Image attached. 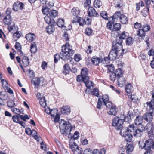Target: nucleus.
Masks as SVG:
<instances>
[{
    "instance_id": "nucleus-1",
    "label": "nucleus",
    "mask_w": 154,
    "mask_h": 154,
    "mask_svg": "<svg viewBox=\"0 0 154 154\" xmlns=\"http://www.w3.org/2000/svg\"><path fill=\"white\" fill-rule=\"evenodd\" d=\"M88 73V71L87 68H82L81 71V75H78L76 80L79 82H83L85 84L87 88L90 89L91 87H93L94 84L91 81L89 80Z\"/></svg>"
},
{
    "instance_id": "nucleus-6",
    "label": "nucleus",
    "mask_w": 154,
    "mask_h": 154,
    "mask_svg": "<svg viewBox=\"0 0 154 154\" xmlns=\"http://www.w3.org/2000/svg\"><path fill=\"white\" fill-rule=\"evenodd\" d=\"M70 140L69 147L74 154H82L83 150L82 148L79 147L75 142H72Z\"/></svg>"
},
{
    "instance_id": "nucleus-13",
    "label": "nucleus",
    "mask_w": 154,
    "mask_h": 154,
    "mask_svg": "<svg viewBox=\"0 0 154 154\" xmlns=\"http://www.w3.org/2000/svg\"><path fill=\"white\" fill-rule=\"evenodd\" d=\"M121 52L112 49L109 53V56L111 60H114L116 58H119L120 56Z\"/></svg>"
},
{
    "instance_id": "nucleus-11",
    "label": "nucleus",
    "mask_w": 154,
    "mask_h": 154,
    "mask_svg": "<svg viewBox=\"0 0 154 154\" xmlns=\"http://www.w3.org/2000/svg\"><path fill=\"white\" fill-rule=\"evenodd\" d=\"M120 134L124 137L126 141L128 142H131V141L133 135L132 133H130L128 131H125L124 129L120 131Z\"/></svg>"
},
{
    "instance_id": "nucleus-10",
    "label": "nucleus",
    "mask_w": 154,
    "mask_h": 154,
    "mask_svg": "<svg viewBox=\"0 0 154 154\" xmlns=\"http://www.w3.org/2000/svg\"><path fill=\"white\" fill-rule=\"evenodd\" d=\"M44 19L47 23L48 24H50V25H49L48 26V27H47L46 29H50L51 28L53 29L54 26L56 25V24L53 19L51 18L49 15H46L44 17Z\"/></svg>"
},
{
    "instance_id": "nucleus-28",
    "label": "nucleus",
    "mask_w": 154,
    "mask_h": 154,
    "mask_svg": "<svg viewBox=\"0 0 154 154\" xmlns=\"http://www.w3.org/2000/svg\"><path fill=\"white\" fill-rule=\"evenodd\" d=\"M150 29H147V30L144 31V29H138L137 31V35L138 36L143 37H145V32L149 31Z\"/></svg>"
},
{
    "instance_id": "nucleus-47",
    "label": "nucleus",
    "mask_w": 154,
    "mask_h": 154,
    "mask_svg": "<svg viewBox=\"0 0 154 154\" xmlns=\"http://www.w3.org/2000/svg\"><path fill=\"white\" fill-rule=\"evenodd\" d=\"M51 116H53L54 117H55L54 119V121L55 122H58L60 119V116L57 114V112H56L55 114H52L51 115Z\"/></svg>"
},
{
    "instance_id": "nucleus-48",
    "label": "nucleus",
    "mask_w": 154,
    "mask_h": 154,
    "mask_svg": "<svg viewBox=\"0 0 154 154\" xmlns=\"http://www.w3.org/2000/svg\"><path fill=\"white\" fill-rule=\"evenodd\" d=\"M133 43L132 38L131 37L127 38L126 40V43L127 45H131Z\"/></svg>"
},
{
    "instance_id": "nucleus-21",
    "label": "nucleus",
    "mask_w": 154,
    "mask_h": 154,
    "mask_svg": "<svg viewBox=\"0 0 154 154\" xmlns=\"http://www.w3.org/2000/svg\"><path fill=\"white\" fill-rule=\"evenodd\" d=\"M101 59H100L98 57L94 56L92 57L91 61L92 63L94 65L97 66L101 62Z\"/></svg>"
},
{
    "instance_id": "nucleus-29",
    "label": "nucleus",
    "mask_w": 154,
    "mask_h": 154,
    "mask_svg": "<svg viewBox=\"0 0 154 154\" xmlns=\"http://www.w3.org/2000/svg\"><path fill=\"white\" fill-rule=\"evenodd\" d=\"M37 50L36 45L35 42L31 43L30 46V51L32 53L35 54Z\"/></svg>"
},
{
    "instance_id": "nucleus-34",
    "label": "nucleus",
    "mask_w": 154,
    "mask_h": 154,
    "mask_svg": "<svg viewBox=\"0 0 154 154\" xmlns=\"http://www.w3.org/2000/svg\"><path fill=\"white\" fill-rule=\"evenodd\" d=\"M121 22L123 24L127 23L128 22V19L127 17L125 15L122 14L120 18Z\"/></svg>"
},
{
    "instance_id": "nucleus-59",
    "label": "nucleus",
    "mask_w": 154,
    "mask_h": 154,
    "mask_svg": "<svg viewBox=\"0 0 154 154\" xmlns=\"http://www.w3.org/2000/svg\"><path fill=\"white\" fill-rule=\"evenodd\" d=\"M74 59L76 62H79L81 60V55L79 54H76L74 56Z\"/></svg>"
},
{
    "instance_id": "nucleus-27",
    "label": "nucleus",
    "mask_w": 154,
    "mask_h": 154,
    "mask_svg": "<svg viewBox=\"0 0 154 154\" xmlns=\"http://www.w3.org/2000/svg\"><path fill=\"white\" fill-rule=\"evenodd\" d=\"M57 11L54 10H50L48 15L52 19H54L57 16Z\"/></svg>"
},
{
    "instance_id": "nucleus-36",
    "label": "nucleus",
    "mask_w": 154,
    "mask_h": 154,
    "mask_svg": "<svg viewBox=\"0 0 154 154\" xmlns=\"http://www.w3.org/2000/svg\"><path fill=\"white\" fill-rule=\"evenodd\" d=\"M22 61L23 64L24 66H26L29 65V59L27 57L25 56L23 57Z\"/></svg>"
},
{
    "instance_id": "nucleus-37",
    "label": "nucleus",
    "mask_w": 154,
    "mask_h": 154,
    "mask_svg": "<svg viewBox=\"0 0 154 154\" xmlns=\"http://www.w3.org/2000/svg\"><path fill=\"white\" fill-rule=\"evenodd\" d=\"M143 133V132L136 129L134 132L133 135L134 136L140 137L141 136Z\"/></svg>"
},
{
    "instance_id": "nucleus-5",
    "label": "nucleus",
    "mask_w": 154,
    "mask_h": 154,
    "mask_svg": "<svg viewBox=\"0 0 154 154\" xmlns=\"http://www.w3.org/2000/svg\"><path fill=\"white\" fill-rule=\"evenodd\" d=\"M123 120L122 117H116L113 119L112 122V126L115 127L117 130L124 129L123 128Z\"/></svg>"
},
{
    "instance_id": "nucleus-52",
    "label": "nucleus",
    "mask_w": 154,
    "mask_h": 154,
    "mask_svg": "<svg viewBox=\"0 0 154 154\" xmlns=\"http://www.w3.org/2000/svg\"><path fill=\"white\" fill-rule=\"evenodd\" d=\"M106 67L108 68V71L110 72H112L114 70V68L112 64L110 65H106Z\"/></svg>"
},
{
    "instance_id": "nucleus-4",
    "label": "nucleus",
    "mask_w": 154,
    "mask_h": 154,
    "mask_svg": "<svg viewBox=\"0 0 154 154\" xmlns=\"http://www.w3.org/2000/svg\"><path fill=\"white\" fill-rule=\"evenodd\" d=\"M147 105V108L149 109V112L145 114L144 117L146 121L150 122L152 120V115H154V100L146 103Z\"/></svg>"
},
{
    "instance_id": "nucleus-39",
    "label": "nucleus",
    "mask_w": 154,
    "mask_h": 154,
    "mask_svg": "<svg viewBox=\"0 0 154 154\" xmlns=\"http://www.w3.org/2000/svg\"><path fill=\"white\" fill-rule=\"evenodd\" d=\"M15 47V48L18 50V52L20 53V54H23V52H22L21 50V45L19 42H16Z\"/></svg>"
},
{
    "instance_id": "nucleus-14",
    "label": "nucleus",
    "mask_w": 154,
    "mask_h": 154,
    "mask_svg": "<svg viewBox=\"0 0 154 154\" xmlns=\"http://www.w3.org/2000/svg\"><path fill=\"white\" fill-rule=\"evenodd\" d=\"M24 8V4L22 2H16L13 5V9L16 11L22 10Z\"/></svg>"
},
{
    "instance_id": "nucleus-51",
    "label": "nucleus",
    "mask_w": 154,
    "mask_h": 154,
    "mask_svg": "<svg viewBox=\"0 0 154 154\" xmlns=\"http://www.w3.org/2000/svg\"><path fill=\"white\" fill-rule=\"evenodd\" d=\"M35 132V131L34 130H31V129L28 128H26L25 129V132L28 135H30L33 132Z\"/></svg>"
},
{
    "instance_id": "nucleus-45",
    "label": "nucleus",
    "mask_w": 154,
    "mask_h": 154,
    "mask_svg": "<svg viewBox=\"0 0 154 154\" xmlns=\"http://www.w3.org/2000/svg\"><path fill=\"white\" fill-rule=\"evenodd\" d=\"M91 93L92 95H95L97 97L99 96V91L97 88H94L93 90L91 92Z\"/></svg>"
},
{
    "instance_id": "nucleus-41",
    "label": "nucleus",
    "mask_w": 154,
    "mask_h": 154,
    "mask_svg": "<svg viewBox=\"0 0 154 154\" xmlns=\"http://www.w3.org/2000/svg\"><path fill=\"white\" fill-rule=\"evenodd\" d=\"M121 116L123 119V122L125 121L126 122H130L131 121V118L130 115H128L127 116L122 115Z\"/></svg>"
},
{
    "instance_id": "nucleus-57",
    "label": "nucleus",
    "mask_w": 154,
    "mask_h": 154,
    "mask_svg": "<svg viewBox=\"0 0 154 154\" xmlns=\"http://www.w3.org/2000/svg\"><path fill=\"white\" fill-rule=\"evenodd\" d=\"M102 98L99 97V98H98V102L97 104V108L99 109H101V107L102 106Z\"/></svg>"
},
{
    "instance_id": "nucleus-26",
    "label": "nucleus",
    "mask_w": 154,
    "mask_h": 154,
    "mask_svg": "<svg viewBox=\"0 0 154 154\" xmlns=\"http://www.w3.org/2000/svg\"><path fill=\"white\" fill-rule=\"evenodd\" d=\"M71 12L74 17H76V18H77L80 13V11L78 8H73Z\"/></svg>"
},
{
    "instance_id": "nucleus-25",
    "label": "nucleus",
    "mask_w": 154,
    "mask_h": 154,
    "mask_svg": "<svg viewBox=\"0 0 154 154\" xmlns=\"http://www.w3.org/2000/svg\"><path fill=\"white\" fill-rule=\"evenodd\" d=\"M143 122V117L141 116H138L136 117L135 121V123L136 125L142 124Z\"/></svg>"
},
{
    "instance_id": "nucleus-42",
    "label": "nucleus",
    "mask_w": 154,
    "mask_h": 154,
    "mask_svg": "<svg viewBox=\"0 0 154 154\" xmlns=\"http://www.w3.org/2000/svg\"><path fill=\"white\" fill-rule=\"evenodd\" d=\"M106 152V150L104 149H101L100 152L97 149H94L93 151V154H105Z\"/></svg>"
},
{
    "instance_id": "nucleus-55",
    "label": "nucleus",
    "mask_w": 154,
    "mask_h": 154,
    "mask_svg": "<svg viewBox=\"0 0 154 154\" xmlns=\"http://www.w3.org/2000/svg\"><path fill=\"white\" fill-rule=\"evenodd\" d=\"M108 20L109 21L107 24V27L108 29H111L112 26V24L114 22V21L113 20H112V19L109 20V18Z\"/></svg>"
},
{
    "instance_id": "nucleus-7",
    "label": "nucleus",
    "mask_w": 154,
    "mask_h": 154,
    "mask_svg": "<svg viewBox=\"0 0 154 154\" xmlns=\"http://www.w3.org/2000/svg\"><path fill=\"white\" fill-rule=\"evenodd\" d=\"M3 21L5 24L8 25V29H15V24L12 22V18L10 15H6L3 19Z\"/></svg>"
},
{
    "instance_id": "nucleus-38",
    "label": "nucleus",
    "mask_w": 154,
    "mask_h": 154,
    "mask_svg": "<svg viewBox=\"0 0 154 154\" xmlns=\"http://www.w3.org/2000/svg\"><path fill=\"white\" fill-rule=\"evenodd\" d=\"M39 103L41 106L44 108L45 107L46 105V103L45 97H43L42 98H41L40 99Z\"/></svg>"
},
{
    "instance_id": "nucleus-18",
    "label": "nucleus",
    "mask_w": 154,
    "mask_h": 154,
    "mask_svg": "<svg viewBox=\"0 0 154 154\" xmlns=\"http://www.w3.org/2000/svg\"><path fill=\"white\" fill-rule=\"evenodd\" d=\"M40 82V79L39 78H34L31 81V83L33 84L35 88H37L39 86Z\"/></svg>"
},
{
    "instance_id": "nucleus-49",
    "label": "nucleus",
    "mask_w": 154,
    "mask_h": 154,
    "mask_svg": "<svg viewBox=\"0 0 154 154\" xmlns=\"http://www.w3.org/2000/svg\"><path fill=\"white\" fill-rule=\"evenodd\" d=\"M102 98L103 100V102L104 104H106L107 102H109V96L107 95H103Z\"/></svg>"
},
{
    "instance_id": "nucleus-58",
    "label": "nucleus",
    "mask_w": 154,
    "mask_h": 154,
    "mask_svg": "<svg viewBox=\"0 0 154 154\" xmlns=\"http://www.w3.org/2000/svg\"><path fill=\"white\" fill-rule=\"evenodd\" d=\"M104 105L106 106V108L109 109L112 108L113 106H115L114 104H113L110 101L106 103V104H104Z\"/></svg>"
},
{
    "instance_id": "nucleus-3",
    "label": "nucleus",
    "mask_w": 154,
    "mask_h": 154,
    "mask_svg": "<svg viewBox=\"0 0 154 154\" xmlns=\"http://www.w3.org/2000/svg\"><path fill=\"white\" fill-rule=\"evenodd\" d=\"M60 132L64 135L69 134V138L70 135V133L72 130H74V126H72L69 122H65L63 120H61L60 124Z\"/></svg>"
},
{
    "instance_id": "nucleus-30",
    "label": "nucleus",
    "mask_w": 154,
    "mask_h": 154,
    "mask_svg": "<svg viewBox=\"0 0 154 154\" xmlns=\"http://www.w3.org/2000/svg\"><path fill=\"white\" fill-rule=\"evenodd\" d=\"M63 73L65 75L68 74L70 69L69 65L68 64H65L63 67Z\"/></svg>"
},
{
    "instance_id": "nucleus-32",
    "label": "nucleus",
    "mask_w": 154,
    "mask_h": 154,
    "mask_svg": "<svg viewBox=\"0 0 154 154\" xmlns=\"http://www.w3.org/2000/svg\"><path fill=\"white\" fill-rule=\"evenodd\" d=\"M120 11L116 12L113 15L112 17H109V20L112 19L114 20L115 19L120 17V16L122 15Z\"/></svg>"
},
{
    "instance_id": "nucleus-62",
    "label": "nucleus",
    "mask_w": 154,
    "mask_h": 154,
    "mask_svg": "<svg viewBox=\"0 0 154 154\" xmlns=\"http://www.w3.org/2000/svg\"><path fill=\"white\" fill-rule=\"evenodd\" d=\"M145 141L144 142L143 141H140L139 142V147L141 149H144L145 145Z\"/></svg>"
},
{
    "instance_id": "nucleus-61",
    "label": "nucleus",
    "mask_w": 154,
    "mask_h": 154,
    "mask_svg": "<svg viewBox=\"0 0 154 154\" xmlns=\"http://www.w3.org/2000/svg\"><path fill=\"white\" fill-rule=\"evenodd\" d=\"M93 152L90 149H86L84 151L83 154H93Z\"/></svg>"
},
{
    "instance_id": "nucleus-9",
    "label": "nucleus",
    "mask_w": 154,
    "mask_h": 154,
    "mask_svg": "<svg viewBox=\"0 0 154 154\" xmlns=\"http://www.w3.org/2000/svg\"><path fill=\"white\" fill-rule=\"evenodd\" d=\"M154 124L152 123H149L146 125V128L148 131V135L149 138L150 140H153L154 136L153 134V131L154 130Z\"/></svg>"
},
{
    "instance_id": "nucleus-46",
    "label": "nucleus",
    "mask_w": 154,
    "mask_h": 154,
    "mask_svg": "<svg viewBox=\"0 0 154 154\" xmlns=\"http://www.w3.org/2000/svg\"><path fill=\"white\" fill-rule=\"evenodd\" d=\"M115 74L116 75L117 78H119V77L122 76L123 74L122 69L120 68H119L117 69Z\"/></svg>"
},
{
    "instance_id": "nucleus-40",
    "label": "nucleus",
    "mask_w": 154,
    "mask_h": 154,
    "mask_svg": "<svg viewBox=\"0 0 154 154\" xmlns=\"http://www.w3.org/2000/svg\"><path fill=\"white\" fill-rule=\"evenodd\" d=\"M110 60L109 59V57H105L103 59L101 60V63L104 64V66L106 67V65H108V64L109 63V60Z\"/></svg>"
},
{
    "instance_id": "nucleus-2",
    "label": "nucleus",
    "mask_w": 154,
    "mask_h": 154,
    "mask_svg": "<svg viewBox=\"0 0 154 154\" xmlns=\"http://www.w3.org/2000/svg\"><path fill=\"white\" fill-rule=\"evenodd\" d=\"M75 53L72 49V47L69 42H66L62 47V51L60 53V58L64 60H67L70 56H72Z\"/></svg>"
},
{
    "instance_id": "nucleus-35",
    "label": "nucleus",
    "mask_w": 154,
    "mask_h": 154,
    "mask_svg": "<svg viewBox=\"0 0 154 154\" xmlns=\"http://www.w3.org/2000/svg\"><path fill=\"white\" fill-rule=\"evenodd\" d=\"M151 144L150 143V140L145 141V145L144 149L147 151H150L151 148Z\"/></svg>"
},
{
    "instance_id": "nucleus-43",
    "label": "nucleus",
    "mask_w": 154,
    "mask_h": 154,
    "mask_svg": "<svg viewBox=\"0 0 154 154\" xmlns=\"http://www.w3.org/2000/svg\"><path fill=\"white\" fill-rule=\"evenodd\" d=\"M94 5L95 7L99 8L102 5V3L100 0H95L94 2Z\"/></svg>"
},
{
    "instance_id": "nucleus-64",
    "label": "nucleus",
    "mask_w": 154,
    "mask_h": 154,
    "mask_svg": "<svg viewBox=\"0 0 154 154\" xmlns=\"http://www.w3.org/2000/svg\"><path fill=\"white\" fill-rule=\"evenodd\" d=\"M12 111L14 113L19 115L20 113V111L19 109L16 108H13L11 109Z\"/></svg>"
},
{
    "instance_id": "nucleus-12",
    "label": "nucleus",
    "mask_w": 154,
    "mask_h": 154,
    "mask_svg": "<svg viewBox=\"0 0 154 154\" xmlns=\"http://www.w3.org/2000/svg\"><path fill=\"white\" fill-rule=\"evenodd\" d=\"M122 42L118 39H116V41H113L112 43V49L115 50L119 52H121V50L122 48Z\"/></svg>"
},
{
    "instance_id": "nucleus-56",
    "label": "nucleus",
    "mask_w": 154,
    "mask_h": 154,
    "mask_svg": "<svg viewBox=\"0 0 154 154\" xmlns=\"http://www.w3.org/2000/svg\"><path fill=\"white\" fill-rule=\"evenodd\" d=\"M8 106L9 107H12L16 106V105L12 100H9L8 102Z\"/></svg>"
},
{
    "instance_id": "nucleus-19",
    "label": "nucleus",
    "mask_w": 154,
    "mask_h": 154,
    "mask_svg": "<svg viewBox=\"0 0 154 154\" xmlns=\"http://www.w3.org/2000/svg\"><path fill=\"white\" fill-rule=\"evenodd\" d=\"M41 2L43 4H46V6L50 8L54 6V1H51L47 4L46 3L47 0H40Z\"/></svg>"
},
{
    "instance_id": "nucleus-23",
    "label": "nucleus",
    "mask_w": 154,
    "mask_h": 154,
    "mask_svg": "<svg viewBox=\"0 0 154 154\" xmlns=\"http://www.w3.org/2000/svg\"><path fill=\"white\" fill-rule=\"evenodd\" d=\"M118 85L122 87L125 83V80L122 75L118 78Z\"/></svg>"
},
{
    "instance_id": "nucleus-33",
    "label": "nucleus",
    "mask_w": 154,
    "mask_h": 154,
    "mask_svg": "<svg viewBox=\"0 0 154 154\" xmlns=\"http://www.w3.org/2000/svg\"><path fill=\"white\" fill-rule=\"evenodd\" d=\"M57 26L59 28H65L64 25V20L63 19H59L57 21Z\"/></svg>"
},
{
    "instance_id": "nucleus-54",
    "label": "nucleus",
    "mask_w": 154,
    "mask_h": 154,
    "mask_svg": "<svg viewBox=\"0 0 154 154\" xmlns=\"http://www.w3.org/2000/svg\"><path fill=\"white\" fill-rule=\"evenodd\" d=\"M137 126L136 127L137 129L140 130L142 132H143L145 129V127L144 125H143L142 124H140L137 125Z\"/></svg>"
},
{
    "instance_id": "nucleus-16",
    "label": "nucleus",
    "mask_w": 154,
    "mask_h": 154,
    "mask_svg": "<svg viewBox=\"0 0 154 154\" xmlns=\"http://www.w3.org/2000/svg\"><path fill=\"white\" fill-rule=\"evenodd\" d=\"M88 13L89 16H97L99 14L95 9L92 7H90L88 8Z\"/></svg>"
},
{
    "instance_id": "nucleus-63",
    "label": "nucleus",
    "mask_w": 154,
    "mask_h": 154,
    "mask_svg": "<svg viewBox=\"0 0 154 154\" xmlns=\"http://www.w3.org/2000/svg\"><path fill=\"white\" fill-rule=\"evenodd\" d=\"M117 77L116 75L115 74V73L112 72L110 75V80L113 81H114L116 79V78Z\"/></svg>"
},
{
    "instance_id": "nucleus-20",
    "label": "nucleus",
    "mask_w": 154,
    "mask_h": 154,
    "mask_svg": "<svg viewBox=\"0 0 154 154\" xmlns=\"http://www.w3.org/2000/svg\"><path fill=\"white\" fill-rule=\"evenodd\" d=\"M137 129L136 127L133 125H130L127 128L126 131H128V133H132L133 135L134 132L135 130Z\"/></svg>"
},
{
    "instance_id": "nucleus-8",
    "label": "nucleus",
    "mask_w": 154,
    "mask_h": 154,
    "mask_svg": "<svg viewBox=\"0 0 154 154\" xmlns=\"http://www.w3.org/2000/svg\"><path fill=\"white\" fill-rule=\"evenodd\" d=\"M112 30L111 34H112L113 33L115 34V33L117 34L118 36L116 37L117 39H118L120 41L122 42L123 40L125 39L126 37L128 36L127 32H125V31L122 32H118L119 30L120 29H111Z\"/></svg>"
},
{
    "instance_id": "nucleus-17",
    "label": "nucleus",
    "mask_w": 154,
    "mask_h": 154,
    "mask_svg": "<svg viewBox=\"0 0 154 154\" xmlns=\"http://www.w3.org/2000/svg\"><path fill=\"white\" fill-rule=\"evenodd\" d=\"M60 112L63 114H69L70 112L69 106H63L61 109Z\"/></svg>"
},
{
    "instance_id": "nucleus-31",
    "label": "nucleus",
    "mask_w": 154,
    "mask_h": 154,
    "mask_svg": "<svg viewBox=\"0 0 154 154\" xmlns=\"http://www.w3.org/2000/svg\"><path fill=\"white\" fill-rule=\"evenodd\" d=\"M49 8L47 7L46 6L44 5L42 6V9L43 14L46 15H48L50 11Z\"/></svg>"
},
{
    "instance_id": "nucleus-22",
    "label": "nucleus",
    "mask_w": 154,
    "mask_h": 154,
    "mask_svg": "<svg viewBox=\"0 0 154 154\" xmlns=\"http://www.w3.org/2000/svg\"><path fill=\"white\" fill-rule=\"evenodd\" d=\"M110 110L108 112V113L109 115H110L116 116L117 114L116 107V106H113V107L109 109Z\"/></svg>"
},
{
    "instance_id": "nucleus-53",
    "label": "nucleus",
    "mask_w": 154,
    "mask_h": 154,
    "mask_svg": "<svg viewBox=\"0 0 154 154\" xmlns=\"http://www.w3.org/2000/svg\"><path fill=\"white\" fill-rule=\"evenodd\" d=\"M149 8V6H146V8H144L142 11V12L143 13V16H146L147 15L148 13Z\"/></svg>"
},
{
    "instance_id": "nucleus-50",
    "label": "nucleus",
    "mask_w": 154,
    "mask_h": 154,
    "mask_svg": "<svg viewBox=\"0 0 154 154\" xmlns=\"http://www.w3.org/2000/svg\"><path fill=\"white\" fill-rule=\"evenodd\" d=\"M101 16L104 19L106 20H108L109 19L108 17L107 14V12L105 11H102L100 13Z\"/></svg>"
},
{
    "instance_id": "nucleus-15",
    "label": "nucleus",
    "mask_w": 154,
    "mask_h": 154,
    "mask_svg": "<svg viewBox=\"0 0 154 154\" xmlns=\"http://www.w3.org/2000/svg\"><path fill=\"white\" fill-rule=\"evenodd\" d=\"M79 23V24L80 26H83L84 24L89 25L91 22V19L90 18H87L85 19H83L82 18H80L79 20H78Z\"/></svg>"
},
{
    "instance_id": "nucleus-44",
    "label": "nucleus",
    "mask_w": 154,
    "mask_h": 154,
    "mask_svg": "<svg viewBox=\"0 0 154 154\" xmlns=\"http://www.w3.org/2000/svg\"><path fill=\"white\" fill-rule=\"evenodd\" d=\"M132 88V87L131 84H129L126 86L125 90L126 92H127V93L130 94L131 92Z\"/></svg>"
},
{
    "instance_id": "nucleus-24",
    "label": "nucleus",
    "mask_w": 154,
    "mask_h": 154,
    "mask_svg": "<svg viewBox=\"0 0 154 154\" xmlns=\"http://www.w3.org/2000/svg\"><path fill=\"white\" fill-rule=\"evenodd\" d=\"M26 38L28 41L32 42L34 40L35 38V36L33 34L29 33L26 35Z\"/></svg>"
},
{
    "instance_id": "nucleus-60",
    "label": "nucleus",
    "mask_w": 154,
    "mask_h": 154,
    "mask_svg": "<svg viewBox=\"0 0 154 154\" xmlns=\"http://www.w3.org/2000/svg\"><path fill=\"white\" fill-rule=\"evenodd\" d=\"M0 81L2 82V85L4 88H7L8 87V83L6 80L2 79Z\"/></svg>"
}]
</instances>
